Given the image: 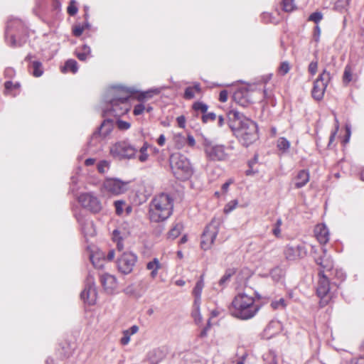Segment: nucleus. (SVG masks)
I'll list each match as a JSON object with an SVG mask.
<instances>
[{"label": "nucleus", "instance_id": "1", "mask_svg": "<svg viewBox=\"0 0 364 364\" xmlns=\"http://www.w3.org/2000/svg\"><path fill=\"white\" fill-rule=\"evenodd\" d=\"M227 118L233 135L243 146H248L257 140L258 128L254 121L236 109H230L227 113Z\"/></svg>", "mask_w": 364, "mask_h": 364}, {"label": "nucleus", "instance_id": "2", "mask_svg": "<svg viewBox=\"0 0 364 364\" xmlns=\"http://www.w3.org/2000/svg\"><path fill=\"white\" fill-rule=\"evenodd\" d=\"M133 91L126 87L114 85L109 87L105 92L104 100L106 107L104 112L109 115L119 117L126 114L130 109L129 98Z\"/></svg>", "mask_w": 364, "mask_h": 364}, {"label": "nucleus", "instance_id": "3", "mask_svg": "<svg viewBox=\"0 0 364 364\" xmlns=\"http://www.w3.org/2000/svg\"><path fill=\"white\" fill-rule=\"evenodd\" d=\"M259 309L260 306L255 303L254 297L240 293L233 299L230 311L235 318L247 320L253 318Z\"/></svg>", "mask_w": 364, "mask_h": 364}, {"label": "nucleus", "instance_id": "4", "mask_svg": "<svg viewBox=\"0 0 364 364\" xmlns=\"http://www.w3.org/2000/svg\"><path fill=\"white\" fill-rule=\"evenodd\" d=\"M173 198L168 193L156 195L149 204V215L152 222L159 223L168 219L172 214Z\"/></svg>", "mask_w": 364, "mask_h": 364}, {"label": "nucleus", "instance_id": "5", "mask_svg": "<svg viewBox=\"0 0 364 364\" xmlns=\"http://www.w3.org/2000/svg\"><path fill=\"white\" fill-rule=\"evenodd\" d=\"M170 166L173 175L179 180H188L193 173V168L188 159L180 154L171 155Z\"/></svg>", "mask_w": 364, "mask_h": 364}, {"label": "nucleus", "instance_id": "6", "mask_svg": "<svg viewBox=\"0 0 364 364\" xmlns=\"http://www.w3.org/2000/svg\"><path fill=\"white\" fill-rule=\"evenodd\" d=\"M203 149L206 159L210 161H225L231 156L232 146H225L210 140H205Z\"/></svg>", "mask_w": 364, "mask_h": 364}, {"label": "nucleus", "instance_id": "7", "mask_svg": "<svg viewBox=\"0 0 364 364\" xmlns=\"http://www.w3.org/2000/svg\"><path fill=\"white\" fill-rule=\"evenodd\" d=\"M332 285L328 277L323 273L318 272V280L316 286V294L320 298V306L323 307L327 305L333 296L331 291Z\"/></svg>", "mask_w": 364, "mask_h": 364}, {"label": "nucleus", "instance_id": "8", "mask_svg": "<svg viewBox=\"0 0 364 364\" xmlns=\"http://www.w3.org/2000/svg\"><path fill=\"white\" fill-rule=\"evenodd\" d=\"M311 253L316 264L321 267L319 272L330 271L333 267V262L331 257L328 255L327 250L325 247H322L320 250L318 248L312 245Z\"/></svg>", "mask_w": 364, "mask_h": 364}, {"label": "nucleus", "instance_id": "9", "mask_svg": "<svg viewBox=\"0 0 364 364\" xmlns=\"http://www.w3.org/2000/svg\"><path fill=\"white\" fill-rule=\"evenodd\" d=\"M136 151V149L127 141H118L110 147V154L119 159H132Z\"/></svg>", "mask_w": 364, "mask_h": 364}, {"label": "nucleus", "instance_id": "10", "mask_svg": "<svg viewBox=\"0 0 364 364\" xmlns=\"http://www.w3.org/2000/svg\"><path fill=\"white\" fill-rule=\"evenodd\" d=\"M77 200L81 206L92 213H98L102 209V204L99 198L93 193H81Z\"/></svg>", "mask_w": 364, "mask_h": 364}, {"label": "nucleus", "instance_id": "11", "mask_svg": "<svg viewBox=\"0 0 364 364\" xmlns=\"http://www.w3.org/2000/svg\"><path fill=\"white\" fill-rule=\"evenodd\" d=\"M129 184V181H124L119 178H107L103 182L102 191L112 195L118 196L128 190Z\"/></svg>", "mask_w": 364, "mask_h": 364}, {"label": "nucleus", "instance_id": "12", "mask_svg": "<svg viewBox=\"0 0 364 364\" xmlns=\"http://www.w3.org/2000/svg\"><path fill=\"white\" fill-rule=\"evenodd\" d=\"M331 80L330 73L324 70L314 81L311 95L314 99L320 101L323 99L328 83Z\"/></svg>", "mask_w": 364, "mask_h": 364}, {"label": "nucleus", "instance_id": "13", "mask_svg": "<svg viewBox=\"0 0 364 364\" xmlns=\"http://www.w3.org/2000/svg\"><path fill=\"white\" fill-rule=\"evenodd\" d=\"M137 262V256L132 252H124L118 257L117 264L118 270L124 274H130Z\"/></svg>", "mask_w": 364, "mask_h": 364}, {"label": "nucleus", "instance_id": "14", "mask_svg": "<svg viewBox=\"0 0 364 364\" xmlns=\"http://www.w3.org/2000/svg\"><path fill=\"white\" fill-rule=\"evenodd\" d=\"M14 28H16L18 30H23V23L18 20V19H14L11 20L8 22L6 30V38L7 43L13 47H18L21 46L25 42L26 38H23V39H21L19 41H17L16 39V36L11 33V31Z\"/></svg>", "mask_w": 364, "mask_h": 364}, {"label": "nucleus", "instance_id": "15", "mask_svg": "<svg viewBox=\"0 0 364 364\" xmlns=\"http://www.w3.org/2000/svg\"><path fill=\"white\" fill-rule=\"evenodd\" d=\"M218 233V227L210 223L205 228L202 237L200 245L204 250H209L213 244Z\"/></svg>", "mask_w": 364, "mask_h": 364}, {"label": "nucleus", "instance_id": "16", "mask_svg": "<svg viewBox=\"0 0 364 364\" xmlns=\"http://www.w3.org/2000/svg\"><path fill=\"white\" fill-rule=\"evenodd\" d=\"M307 250L304 245L296 246L287 245L284 250V255L287 260L294 261L305 257Z\"/></svg>", "mask_w": 364, "mask_h": 364}, {"label": "nucleus", "instance_id": "17", "mask_svg": "<svg viewBox=\"0 0 364 364\" xmlns=\"http://www.w3.org/2000/svg\"><path fill=\"white\" fill-rule=\"evenodd\" d=\"M81 299L89 305L95 304L97 299V291L92 279H88V283L80 294Z\"/></svg>", "mask_w": 364, "mask_h": 364}, {"label": "nucleus", "instance_id": "18", "mask_svg": "<svg viewBox=\"0 0 364 364\" xmlns=\"http://www.w3.org/2000/svg\"><path fill=\"white\" fill-rule=\"evenodd\" d=\"M233 99L242 107H247L253 102L250 92L245 88L237 90L233 95Z\"/></svg>", "mask_w": 364, "mask_h": 364}, {"label": "nucleus", "instance_id": "19", "mask_svg": "<svg viewBox=\"0 0 364 364\" xmlns=\"http://www.w3.org/2000/svg\"><path fill=\"white\" fill-rule=\"evenodd\" d=\"M114 127L113 121L110 119H105L98 130L96 131L92 136V140L97 139L98 137L106 138L112 132Z\"/></svg>", "mask_w": 364, "mask_h": 364}, {"label": "nucleus", "instance_id": "20", "mask_svg": "<svg viewBox=\"0 0 364 364\" xmlns=\"http://www.w3.org/2000/svg\"><path fill=\"white\" fill-rule=\"evenodd\" d=\"M100 281L105 290L112 294L117 287V279L114 276L108 273H104L100 275Z\"/></svg>", "mask_w": 364, "mask_h": 364}, {"label": "nucleus", "instance_id": "21", "mask_svg": "<svg viewBox=\"0 0 364 364\" xmlns=\"http://www.w3.org/2000/svg\"><path fill=\"white\" fill-rule=\"evenodd\" d=\"M314 235L321 245L326 244L330 239V233L325 224H318L314 228Z\"/></svg>", "mask_w": 364, "mask_h": 364}, {"label": "nucleus", "instance_id": "22", "mask_svg": "<svg viewBox=\"0 0 364 364\" xmlns=\"http://www.w3.org/2000/svg\"><path fill=\"white\" fill-rule=\"evenodd\" d=\"M77 220L85 237H92L95 235L96 231L94 223L92 220L84 218H77Z\"/></svg>", "mask_w": 364, "mask_h": 364}, {"label": "nucleus", "instance_id": "23", "mask_svg": "<svg viewBox=\"0 0 364 364\" xmlns=\"http://www.w3.org/2000/svg\"><path fill=\"white\" fill-rule=\"evenodd\" d=\"M164 358L163 350L156 348L149 351L147 354V360L150 364H159Z\"/></svg>", "mask_w": 364, "mask_h": 364}, {"label": "nucleus", "instance_id": "24", "mask_svg": "<svg viewBox=\"0 0 364 364\" xmlns=\"http://www.w3.org/2000/svg\"><path fill=\"white\" fill-rule=\"evenodd\" d=\"M204 287L203 275L200 276V279L196 282L194 289H193V295L195 297L194 302L196 306L200 304L201 294Z\"/></svg>", "mask_w": 364, "mask_h": 364}, {"label": "nucleus", "instance_id": "25", "mask_svg": "<svg viewBox=\"0 0 364 364\" xmlns=\"http://www.w3.org/2000/svg\"><path fill=\"white\" fill-rule=\"evenodd\" d=\"M146 269L150 271V277L154 279L158 275V271L161 268V264L157 258H154L146 264Z\"/></svg>", "mask_w": 364, "mask_h": 364}, {"label": "nucleus", "instance_id": "26", "mask_svg": "<svg viewBox=\"0 0 364 364\" xmlns=\"http://www.w3.org/2000/svg\"><path fill=\"white\" fill-rule=\"evenodd\" d=\"M309 181V173L306 170L300 171L295 177V187L300 188L304 186Z\"/></svg>", "mask_w": 364, "mask_h": 364}, {"label": "nucleus", "instance_id": "27", "mask_svg": "<svg viewBox=\"0 0 364 364\" xmlns=\"http://www.w3.org/2000/svg\"><path fill=\"white\" fill-rule=\"evenodd\" d=\"M138 331L139 327L136 325H134L129 328L123 331V336L120 339V343L122 346H127L130 341L131 336L136 333Z\"/></svg>", "mask_w": 364, "mask_h": 364}, {"label": "nucleus", "instance_id": "28", "mask_svg": "<svg viewBox=\"0 0 364 364\" xmlns=\"http://www.w3.org/2000/svg\"><path fill=\"white\" fill-rule=\"evenodd\" d=\"M77 63L76 62V60L73 59L68 60L65 62L64 66L61 68V71L63 73L68 71H70L73 73H75L77 71Z\"/></svg>", "mask_w": 364, "mask_h": 364}, {"label": "nucleus", "instance_id": "29", "mask_svg": "<svg viewBox=\"0 0 364 364\" xmlns=\"http://www.w3.org/2000/svg\"><path fill=\"white\" fill-rule=\"evenodd\" d=\"M161 90V88H152L146 92H143L138 95V100L139 101H143L144 100L151 98L154 95L159 94Z\"/></svg>", "mask_w": 364, "mask_h": 364}, {"label": "nucleus", "instance_id": "30", "mask_svg": "<svg viewBox=\"0 0 364 364\" xmlns=\"http://www.w3.org/2000/svg\"><path fill=\"white\" fill-rule=\"evenodd\" d=\"M91 49L87 45H84L81 50H77L75 53L77 58L81 61H85L90 56Z\"/></svg>", "mask_w": 364, "mask_h": 364}, {"label": "nucleus", "instance_id": "31", "mask_svg": "<svg viewBox=\"0 0 364 364\" xmlns=\"http://www.w3.org/2000/svg\"><path fill=\"white\" fill-rule=\"evenodd\" d=\"M112 239L117 243V249L122 251L124 249L122 242L123 235L119 230H114L112 232Z\"/></svg>", "mask_w": 364, "mask_h": 364}, {"label": "nucleus", "instance_id": "32", "mask_svg": "<svg viewBox=\"0 0 364 364\" xmlns=\"http://www.w3.org/2000/svg\"><path fill=\"white\" fill-rule=\"evenodd\" d=\"M284 270L279 267H276L270 271V276L275 282L280 281L284 277Z\"/></svg>", "mask_w": 364, "mask_h": 364}, {"label": "nucleus", "instance_id": "33", "mask_svg": "<svg viewBox=\"0 0 364 364\" xmlns=\"http://www.w3.org/2000/svg\"><path fill=\"white\" fill-rule=\"evenodd\" d=\"M173 139L177 149H182L186 143V139L182 134H175Z\"/></svg>", "mask_w": 364, "mask_h": 364}, {"label": "nucleus", "instance_id": "34", "mask_svg": "<svg viewBox=\"0 0 364 364\" xmlns=\"http://www.w3.org/2000/svg\"><path fill=\"white\" fill-rule=\"evenodd\" d=\"M183 229V225L181 223H176L169 231L168 237L171 239L176 238L182 232Z\"/></svg>", "mask_w": 364, "mask_h": 364}, {"label": "nucleus", "instance_id": "35", "mask_svg": "<svg viewBox=\"0 0 364 364\" xmlns=\"http://www.w3.org/2000/svg\"><path fill=\"white\" fill-rule=\"evenodd\" d=\"M277 146L279 150L286 152L290 147V142L284 137H280L277 140Z\"/></svg>", "mask_w": 364, "mask_h": 364}, {"label": "nucleus", "instance_id": "36", "mask_svg": "<svg viewBox=\"0 0 364 364\" xmlns=\"http://www.w3.org/2000/svg\"><path fill=\"white\" fill-rule=\"evenodd\" d=\"M31 66L33 68L32 73H33V76L38 77L43 75V70L42 63L41 62L33 61V62H32Z\"/></svg>", "mask_w": 364, "mask_h": 364}, {"label": "nucleus", "instance_id": "37", "mask_svg": "<svg viewBox=\"0 0 364 364\" xmlns=\"http://www.w3.org/2000/svg\"><path fill=\"white\" fill-rule=\"evenodd\" d=\"M264 360L266 364H277V356L272 351H269L264 355Z\"/></svg>", "mask_w": 364, "mask_h": 364}, {"label": "nucleus", "instance_id": "38", "mask_svg": "<svg viewBox=\"0 0 364 364\" xmlns=\"http://www.w3.org/2000/svg\"><path fill=\"white\" fill-rule=\"evenodd\" d=\"M5 93H11L14 90H18L20 88L19 82H12L11 81H6L4 83Z\"/></svg>", "mask_w": 364, "mask_h": 364}, {"label": "nucleus", "instance_id": "39", "mask_svg": "<svg viewBox=\"0 0 364 364\" xmlns=\"http://www.w3.org/2000/svg\"><path fill=\"white\" fill-rule=\"evenodd\" d=\"M353 80V73L350 66L347 65L345 68L343 81V83L348 84Z\"/></svg>", "mask_w": 364, "mask_h": 364}, {"label": "nucleus", "instance_id": "40", "mask_svg": "<svg viewBox=\"0 0 364 364\" xmlns=\"http://www.w3.org/2000/svg\"><path fill=\"white\" fill-rule=\"evenodd\" d=\"M192 316L193 317L196 323H200L202 321V316L200 313V305L196 306V304L193 303Z\"/></svg>", "mask_w": 364, "mask_h": 364}, {"label": "nucleus", "instance_id": "41", "mask_svg": "<svg viewBox=\"0 0 364 364\" xmlns=\"http://www.w3.org/2000/svg\"><path fill=\"white\" fill-rule=\"evenodd\" d=\"M109 168V162L106 160L100 161L97 164V171L104 173H106Z\"/></svg>", "mask_w": 364, "mask_h": 364}, {"label": "nucleus", "instance_id": "42", "mask_svg": "<svg viewBox=\"0 0 364 364\" xmlns=\"http://www.w3.org/2000/svg\"><path fill=\"white\" fill-rule=\"evenodd\" d=\"M208 108V105L202 102H196L193 105V109L195 111H200L203 114H205L207 112Z\"/></svg>", "mask_w": 364, "mask_h": 364}, {"label": "nucleus", "instance_id": "43", "mask_svg": "<svg viewBox=\"0 0 364 364\" xmlns=\"http://www.w3.org/2000/svg\"><path fill=\"white\" fill-rule=\"evenodd\" d=\"M237 205H238L237 200H232L228 202L224 208V213L226 214L230 213V212H232L233 210H235L236 208Z\"/></svg>", "mask_w": 364, "mask_h": 364}, {"label": "nucleus", "instance_id": "44", "mask_svg": "<svg viewBox=\"0 0 364 364\" xmlns=\"http://www.w3.org/2000/svg\"><path fill=\"white\" fill-rule=\"evenodd\" d=\"M282 6L285 11H292L295 8L294 0H282Z\"/></svg>", "mask_w": 364, "mask_h": 364}, {"label": "nucleus", "instance_id": "45", "mask_svg": "<svg viewBox=\"0 0 364 364\" xmlns=\"http://www.w3.org/2000/svg\"><path fill=\"white\" fill-rule=\"evenodd\" d=\"M287 304L285 303V300L282 298L277 301H273L271 303V306L274 309H284L286 307Z\"/></svg>", "mask_w": 364, "mask_h": 364}, {"label": "nucleus", "instance_id": "46", "mask_svg": "<svg viewBox=\"0 0 364 364\" xmlns=\"http://www.w3.org/2000/svg\"><path fill=\"white\" fill-rule=\"evenodd\" d=\"M116 125L119 130L125 131L130 128L131 124L128 122H125L121 119H118L116 122Z\"/></svg>", "mask_w": 364, "mask_h": 364}, {"label": "nucleus", "instance_id": "47", "mask_svg": "<svg viewBox=\"0 0 364 364\" xmlns=\"http://www.w3.org/2000/svg\"><path fill=\"white\" fill-rule=\"evenodd\" d=\"M125 202L123 201V200H117L114 202V207H115V210H116V213L118 215H120L123 213V210H124V206L125 205Z\"/></svg>", "mask_w": 364, "mask_h": 364}, {"label": "nucleus", "instance_id": "48", "mask_svg": "<svg viewBox=\"0 0 364 364\" xmlns=\"http://www.w3.org/2000/svg\"><path fill=\"white\" fill-rule=\"evenodd\" d=\"M215 119H216V114L214 112H208V113L205 112L202 116V121L203 123H207L210 121L213 122V121L215 120Z\"/></svg>", "mask_w": 364, "mask_h": 364}, {"label": "nucleus", "instance_id": "49", "mask_svg": "<svg viewBox=\"0 0 364 364\" xmlns=\"http://www.w3.org/2000/svg\"><path fill=\"white\" fill-rule=\"evenodd\" d=\"M323 18V15L321 12H314L311 14L309 17V21H314L316 23H318Z\"/></svg>", "mask_w": 364, "mask_h": 364}, {"label": "nucleus", "instance_id": "50", "mask_svg": "<svg viewBox=\"0 0 364 364\" xmlns=\"http://www.w3.org/2000/svg\"><path fill=\"white\" fill-rule=\"evenodd\" d=\"M77 8L76 6V1L75 0H72L68 7V13L70 16H74L77 12Z\"/></svg>", "mask_w": 364, "mask_h": 364}, {"label": "nucleus", "instance_id": "51", "mask_svg": "<svg viewBox=\"0 0 364 364\" xmlns=\"http://www.w3.org/2000/svg\"><path fill=\"white\" fill-rule=\"evenodd\" d=\"M290 67L287 62H283L279 67V72L281 75H284L289 71Z\"/></svg>", "mask_w": 364, "mask_h": 364}, {"label": "nucleus", "instance_id": "52", "mask_svg": "<svg viewBox=\"0 0 364 364\" xmlns=\"http://www.w3.org/2000/svg\"><path fill=\"white\" fill-rule=\"evenodd\" d=\"M232 274V272L231 270H228L225 272V274L221 277L219 281V284L220 286H224L228 281H229L230 278Z\"/></svg>", "mask_w": 364, "mask_h": 364}, {"label": "nucleus", "instance_id": "53", "mask_svg": "<svg viewBox=\"0 0 364 364\" xmlns=\"http://www.w3.org/2000/svg\"><path fill=\"white\" fill-rule=\"evenodd\" d=\"M196 92L194 91V88L192 87H188L186 89L184 92V97L186 99H193L195 97Z\"/></svg>", "mask_w": 364, "mask_h": 364}, {"label": "nucleus", "instance_id": "54", "mask_svg": "<svg viewBox=\"0 0 364 364\" xmlns=\"http://www.w3.org/2000/svg\"><path fill=\"white\" fill-rule=\"evenodd\" d=\"M273 328H276L279 331L281 329V323L279 321H272L269 323L267 327L266 328V331L270 332L271 329Z\"/></svg>", "mask_w": 364, "mask_h": 364}, {"label": "nucleus", "instance_id": "55", "mask_svg": "<svg viewBox=\"0 0 364 364\" xmlns=\"http://www.w3.org/2000/svg\"><path fill=\"white\" fill-rule=\"evenodd\" d=\"M85 30V27L83 26L77 25L75 26L73 29V33L75 36L79 37L81 36L82 32Z\"/></svg>", "mask_w": 364, "mask_h": 364}, {"label": "nucleus", "instance_id": "56", "mask_svg": "<svg viewBox=\"0 0 364 364\" xmlns=\"http://www.w3.org/2000/svg\"><path fill=\"white\" fill-rule=\"evenodd\" d=\"M317 68H318V63L317 61H312L310 63L309 65V72L312 75H315L316 73L317 72Z\"/></svg>", "mask_w": 364, "mask_h": 364}, {"label": "nucleus", "instance_id": "57", "mask_svg": "<svg viewBox=\"0 0 364 364\" xmlns=\"http://www.w3.org/2000/svg\"><path fill=\"white\" fill-rule=\"evenodd\" d=\"M144 110L145 106L143 104H139L134 107L133 113L134 115H139L142 114Z\"/></svg>", "mask_w": 364, "mask_h": 364}, {"label": "nucleus", "instance_id": "58", "mask_svg": "<svg viewBox=\"0 0 364 364\" xmlns=\"http://www.w3.org/2000/svg\"><path fill=\"white\" fill-rule=\"evenodd\" d=\"M178 126L180 128L184 129L186 127V119L183 115L179 116L176 118Z\"/></svg>", "mask_w": 364, "mask_h": 364}, {"label": "nucleus", "instance_id": "59", "mask_svg": "<svg viewBox=\"0 0 364 364\" xmlns=\"http://www.w3.org/2000/svg\"><path fill=\"white\" fill-rule=\"evenodd\" d=\"M15 75V70L12 68H7L4 70V75L6 77L11 78Z\"/></svg>", "mask_w": 364, "mask_h": 364}, {"label": "nucleus", "instance_id": "60", "mask_svg": "<svg viewBox=\"0 0 364 364\" xmlns=\"http://www.w3.org/2000/svg\"><path fill=\"white\" fill-rule=\"evenodd\" d=\"M234 181L233 179L232 178H230L227 182H225L223 186H222V191L224 193H226L228 191V188H229V186L233 183Z\"/></svg>", "mask_w": 364, "mask_h": 364}, {"label": "nucleus", "instance_id": "61", "mask_svg": "<svg viewBox=\"0 0 364 364\" xmlns=\"http://www.w3.org/2000/svg\"><path fill=\"white\" fill-rule=\"evenodd\" d=\"M321 35V28L318 26H316L314 28V38L316 42H318Z\"/></svg>", "mask_w": 364, "mask_h": 364}, {"label": "nucleus", "instance_id": "62", "mask_svg": "<svg viewBox=\"0 0 364 364\" xmlns=\"http://www.w3.org/2000/svg\"><path fill=\"white\" fill-rule=\"evenodd\" d=\"M219 100L222 102H225L228 100V92L226 90H222L220 92Z\"/></svg>", "mask_w": 364, "mask_h": 364}, {"label": "nucleus", "instance_id": "63", "mask_svg": "<svg viewBox=\"0 0 364 364\" xmlns=\"http://www.w3.org/2000/svg\"><path fill=\"white\" fill-rule=\"evenodd\" d=\"M138 158H139V161L145 162L149 159V154H148V153H139Z\"/></svg>", "mask_w": 364, "mask_h": 364}, {"label": "nucleus", "instance_id": "64", "mask_svg": "<svg viewBox=\"0 0 364 364\" xmlns=\"http://www.w3.org/2000/svg\"><path fill=\"white\" fill-rule=\"evenodd\" d=\"M352 363H353V364H364V358L360 357L359 358L353 360Z\"/></svg>", "mask_w": 364, "mask_h": 364}]
</instances>
